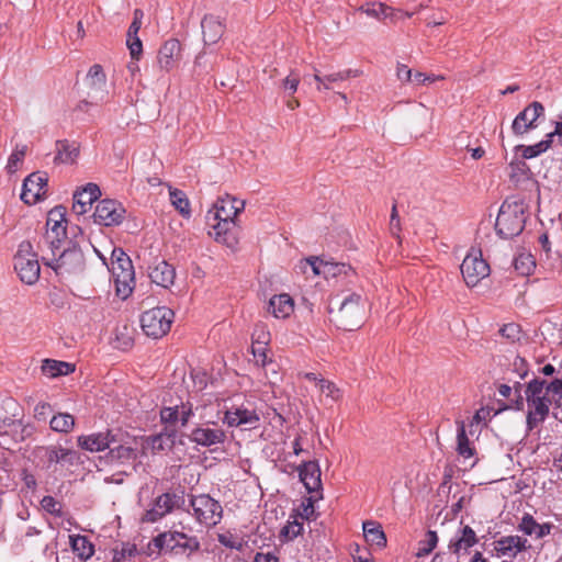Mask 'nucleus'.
I'll use <instances>...</instances> for the list:
<instances>
[{
  "instance_id": "obj_1",
  "label": "nucleus",
  "mask_w": 562,
  "mask_h": 562,
  "mask_svg": "<svg viewBox=\"0 0 562 562\" xmlns=\"http://www.w3.org/2000/svg\"><path fill=\"white\" fill-rule=\"evenodd\" d=\"M244 209L245 201L231 194L217 198L205 215V223L211 228L209 235L227 247H234L238 243L236 218Z\"/></svg>"
},
{
  "instance_id": "obj_2",
  "label": "nucleus",
  "mask_w": 562,
  "mask_h": 562,
  "mask_svg": "<svg viewBox=\"0 0 562 562\" xmlns=\"http://www.w3.org/2000/svg\"><path fill=\"white\" fill-rule=\"evenodd\" d=\"M154 547L158 553L173 558L191 559L195 552L201 549V543L195 536H189L182 531L168 530L155 536L148 543V550L151 554Z\"/></svg>"
},
{
  "instance_id": "obj_3",
  "label": "nucleus",
  "mask_w": 562,
  "mask_h": 562,
  "mask_svg": "<svg viewBox=\"0 0 562 562\" xmlns=\"http://www.w3.org/2000/svg\"><path fill=\"white\" fill-rule=\"evenodd\" d=\"M527 211L528 207L522 200L505 199L496 217V234L503 239L520 235L526 225Z\"/></svg>"
},
{
  "instance_id": "obj_4",
  "label": "nucleus",
  "mask_w": 562,
  "mask_h": 562,
  "mask_svg": "<svg viewBox=\"0 0 562 562\" xmlns=\"http://www.w3.org/2000/svg\"><path fill=\"white\" fill-rule=\"evenodd\" d=\"M363 310L361 295L351 293L338 302L337 308L333 305L328 306L329 321L339 329L355 330L363 321Z\"/></svg>"
},
{
  "instance_id": "obj_5",
  "label": "nucleus",
  "mask_w": 562,
  "mask_h": 562,
  "mask_svg": "<svg viewBox=\"0 0 562 562\" xmlns=\"http://www.w3.org/2000/svg\"><path fill=\"white\" fill-rule=\"evenodd\" d=\"M111 272L115 282L116 294L123 300L127 299L135 286V271L131 258L120 247L112 250Z\"/></svg>"
},
{
  "instance_id": "obj_6",
  "label": "nucleus",
  "mask_w": 562,
  "mask_h": 562,
  "mask_svg": "<svg viewBox=\"0 0 562 562\" xmlns=\"http://www.w3.org/2000/svg\"><path fill=\"white\" fill-rule=\"evenodd\" d=\"M14 270L20 280L27 284H35L40 279L41 267L38 256L33 250V245L29 240H23L19 245L18 252L14 256Z\"/></svg>"
},
{
  "instance_id": "obj_7",
  "label": "nucleus",
  "mask_w": 562,
  "mask_h": 562,
  "mask_svg": "<svg viewBox=\"0 0 562 562\" xmlns=\"http://www.w3.org/2000/svg\"><path fill=\"white\" fill-rule=\"evenodd\" d=\"M184 495V488L181 486L158 495L153 502V507L147 509L142 516V521L156 522L175 509H183L186 504Z\"/></svg>"
},
{
  "instance_id": "obj_8",
  "label": "nucleus",
  "mask_w": 562,
  "mask_h": 562,
  "mask_svg": "<svg viewBox=\"0 0 562 562\" xmlns=\"http://www.w3.org/2000/svg\"><path fill=\"white\" fill-rule=\"evenodd\" d=\"M175 313L166 306H158L145 311L140 315V326L144 334L154 339L164 337L171 328Z\"/></svg>"
},
{
  "instance_id": "obj_9",
  "label": "nucleus",
  "mask_w": 562,
  "mask_h": 562,
  "mask_svg": "<svg viewBox=\"0 0 562 562\" xmlns=\"http://www.w3.org/2000/svg\"><path fill=\"white\" fill-rule=\"evenodd\" d=\"M190 507L193 509L196 521L206 528L215 527L223 518L224 510L221 503L209 494L191 495Z\"/></svg>"
},
{
  "instance_id": "obj_10",
  "label": "nucleus",
  "mask_w": 562,
  "mask_h": 562,
  "mask_svg": "<svg viewBox=\"0 0 562 562\" xmlns=\"http://www.w3.org/2000/svg\"><path fill=\"white\" fill-rule=\"evenodd\" d=\"M48 191V175L44 171H35L30 173L23 181L21 200L33 205L43 201Z\"/></svg>"
},
{
  "instance_id": "obj_11",
  "label": "nucleus",
  "mask_w": 562,
  "mask_h": 562,
  "mask_svg": "<svg viewBox=\"0 0 562 562\" xmlns=\"http://www.w3.org/2000/svg\"><path fill=\"white\" fill-rule=\"evenodd\" d=\"M546 109L539 101H532L519 112L512 123V132L516 136H522L529 131L537 128L538 121L543 120Z\"/></svg>"
},
{
  "instance_id": "obj_12",
  "label": "nucleus",
  "mask_w": 562,
  "mask_h": 562,
  "mask_svg": "<svg viewBox=\"0 0 562 562\" xmlns=\"http://www.w3.org/2000/svg\"><path fill=\"white\" fill-rule=\"evenodd\" d=\"M126 210L121 202L114 199L99 201L93 213L94 223L110 227L122 223Z\"/></svg>"
},
{
  "instance_id": "obj_13",
  "label": "nucleus",
  "mask_w": 562,
  "mask_h": 562,
  "mask_svg": "<svg viewBox=\"0 0 562 562\" xmlns=\"http://www.w3.org/2000/svg\"><path fill=\"white\" fill-rule=\"evenodd\" d=\"M114 436L117 441L108 448V453L101 457V460L109 465H124L134 462L138 456L136 448L130 446L120 431L114 432Z\"/></svg>"
},
{
  "instance_id": "obj_14",
  "label": "nucleus",
  "mask_w": 562,
  "mask_h": 562,
  "mask_svg": "<svg viewBox=\"0 0 562 562\" xmlns=\"http://www.w3.org/2000/svg\"><path fill=\"white\" fill-rule=\"evenodd\" d=\"M460 269L468 286H475L491 272L488 263L482 258L481 254L480 256L468 255L463 259Z\"/></svg>"
},
{
  "instance_id": "obj_15",
  "label": "nucleus",
  "mask_w": 562,
  "mask_h": 562,
  "mask_svg": "<svg viewBox=\"0 0 562 562\" xmlns=\"http://www.w3.org/2000/svg\"><path fill=\"white\" fill-rule=\"evenodd\" d=\"M35 427L32 424H23L22 419L5 418L0 424L1 445L7 443V437H10L14 442H21L32 437Z\"/></svg>"
},
{
  "instance_id": "obj_16",
  "label": "nucleus",
  "mask_w": 562,
  "mask_h": 562,
  "mask_svg": "<svg viewBox=\"0 0 562 562\" xmlns=\"http://www.w3.org/2000/svg\"><path fill=\"white\" fill-rule=\"evenodd\" d=\"M526 402L529 407L526 416L527 429L532 430L547 419L550 413V405L552 401L549 394L546 392L543 396L537 398H526Z\"/></svg>"
},
{
  "instance_id": "obj_17",
  "label": "nucleus",
  "mask_w": 562,
  "mask_h": 562,
  "mask_svg": "<svg viewBox=\"0 0 562 562\" xmlns=\"http://www.w3.org/2000/svg\"><path fill=\"white\" fill-rule=\"evenodd\" d=\"M209 424L211 423L207 422L206 424H201L194 427L188 435V439L204 448L224 443L226 440L225 431L221 428H210L207 427Z\"/></svg>"
},
{
  "instance_id": "obj_18",
  "label": "nucleus",
  "mask_w": 562,
  "mask_h": 562,
  "mask_svg": "<svg viewBox=\"0 0 562 562\" xmlns=\"http://www.w3.org/2000/svg\"><path fill=\"white\" fill-rule=\"evenodd\" d=\"M181 58V43L177 38L167 40L158 49L157 64L159 70L169 72L176 68Z\"/></svg>"
},
{
  "instance_id": "obj_19",
  "label": "nucleus",
  "mask_w": 562,
  "mask_h": 562,
  "mask_svg": "<svg viewBox=\"0 0 562 562\" xmlns=\"http://www.w3.org/2000/svg\"><path fill=\"white\" fill-rule=\"evenodd\" d=\"M56 272L65 269L68 273L82 271L85 268V255L81 249H64L53 262H45Z\"/></svg>"
},
{
  "instance_id": "obj_20",
  "label": "nucleus",
  "mask_w": 562,
  "mask_h": 562,
  "mask_svg": "<svg viewBox=\"0 0 562 562\" xmlns=\"http://www.w3.org/2000/svg\"><path fill=\"white\" fill-rule=\"evenodd\" d=\"M296 470L308 493H322L321 468L317 460L304 461Z\"/></svg>"
},
{
  "instance_id": "obj_21",
  "label": "nucleus",
  "mask_w": 562,
  "mask_h": 562,
  "mask_svg": "<svg viewBox=\"0 0 562 562\" xmlns=\"http://www.w3.org/2000/svg\"><path fill=\"white\" fill-rule=\"evenodd\" d=\"M101 196V190L97 183L89 182L83 187L78 188L74 192L72 210L82 215L87 213L88 209L93 202L98 201Z\"/></svg>"
},
{
  "instance_id": "obj_22",
  "label": "nucleus",
  "mask_w": 562,
  "mask_h": 562,
  "mask_svg": "<svg viewBox=\"0 0 562 562\" xmlns=\"http://www.w3.org/2000/svg\"><path fill=\"white\" fill-rule=\"evenodd\" d=\"M116 441L113 430L81 435L77 438L78 447L90 452L104 451Z\"/></svg>"
},
{
  "instance_id": "obj_23",
  "label": "nucleus",
  "mask_w": 562,
  "mask_h": 562,
  "mask_svg": "<svg viewBox=\"0 0 562 562\" xmlns=\"http://www.w3.org/2000/svg\"><path fill=\"white\" fill-rule=\"evenodd\" d=\"M148 277L153 283L168 289L173 284L176 269L165 259L156 258L154 262L148 266Z\"/></svg>"
},
{
  "instance_id": "obj_24",
  "label": "nucleus",
  "mask_w": 562,
  "mask_h": 562,
  "mask_svg": "<svg viewBox=\"0 0 562 562\" xmlns=\"http://www.w3.org/2000/svg\"><path fill=\"white\" fill-rule=\"evenodd\" d=\"M177 437L178 431L175 427L165 426L162 431L146 437L145 441L154 452L171 451L177 443Z\"/></svg>"
},
{
  "instance_id": "obj_25",
  "label": "nucleus",
  "mask_w": 562,
  "mask_h": 562,
  "mask_svg": "<svg viewBox=\"0 0 562 562\" xmlns=\"http://www.w3.org/2000/svg\"><path fill=\"white\" fill-rule=\"evenodd\" d=\"M106 77L101 65L94 64L90 67L86 76V85L90 89L88 97L97 100H103L105 92Z\"/></svg>"
},
{
  "instance_id": "obj_26",
  "label": "nucleus",
  "mask_w": 562,
  "mask_h": 562,
  "mask_svg": "<svg viewBox=\"0 0 562 562\" xmlns=\"http://www.w3.org/2000/svg\"><path fill=\"white\" fill-rule=\"evenodd\" d=\"M477 542L479 538L476 537L475 531L472 527L465 525L450 540L448 549L451 553L459 557L462 550L467 553L469 552V549Z\"/></svg>"
},
{
  "instance_id": "obj_27",
  "label": "nucleus",
  "mask_w": 562,
  "mask_h": 562,
  "mask_svg": "<svg viewBox=\"0 0 562 562\" xmlns=\"http://www.w3.org/2000/svg\"><path fill=\"white\" fill-rule=\"evenodd\" d=\"M204 45H212L220 41L225 31V25L218 16L205 14L201 21Z\"/></svg>"
},
{
  "instance_id": "obj_28",
  "label": "nucleus",
  "mask_w": 562,
  "mask_h": 562,
  "mask_svg": "<svg viewBox=\"0 0 562 562\" xmlns=\"http://www.w3.org/2000/svg\"><path fill=\"white\" fill-rule=\"evenodd\" d=\"M359 10L366 13L368 16L374 18L379 21L390 19L395 21L398 18H403L404 13L401 10H395L381 2L366 3L359 8ZM412 14L405 13V16L411 18Z\"/></svg>"
},
{
  "instance_id": "obj_29",
  "label": "nucleus",
  "mask_w": 562,
  "mask_h": 562,
  "mask_svg": "<svg viewBox=\"0 0 562 562\" xmlns=\"http://www.w3.org/2000/svg\"><path fill=\"white\" fill-rule=\"evenodd\" d=\"M260 418L259 415L251 409L244 407H236L234 411H226L223 422L229 427H238L240 425H250L257 427Z\"/></svg>"
},
{
  "instance_id": "obj_30",
  "label": "nucleus",
  "mask_w": 562,
  "mask_h": 562,
  "mask_svg": "<svg viewBox=\"0 0 562 562\" xmlns=\"http://www.w3.org/2000/svg\"><path fill=\"white\" fill-rule=\"evenodd\" d=\"M322 272L325 279H341V281L347 283L353 282V279L357 277L355 269L350 265L333 260H325Z\"/></svg>"
},
{
  "instance_id": "obj_31",
  "label": "nucleus",
  "mask_w": 562,
  "mask_h": 562,
  "mask_svg": "<svg viewBox=\"0 0 562 562\" xmlns=\"http://www.w3.org/2000/svg\"><path fill=\"white\" fill-rule=\"evenodd\" d=\"M553 528L554 525L551 522L538 524L533 516L528 513L522 516L517 526V529L524 535L535 536L537 539H542L550 535Z\"/></svg>"
},
{
  "instance_id": "obj_32",
  "label": "nucleus",
  "mask_w": 562,
  "mask_h": 562,
  "mask_svg": "<svg viewBox=\"0 0 562 562\" xmlns=\"http://www.w3.org/2000/svg\"><path fill=\"white\" fill-rule=\"evenodd\" d=\"M294 310L293 299L286 294L282 293L279 295H273L268 303V311L273 314L277 318H285L291 315Z\"/></svg>"
},
{
  "instance_id": "obj_33",
  "label": "nucleus",
  "mask_w": 562,
  "mask_h": 562,
  "mask_svg": "<svg viewBox=\"0 0 562 562\" xmlns=\"http://www.w3.org/2000/svg\"><path fill=\"white\" fill-rule=\"evenodd\" d=\"M80 153V146L75 142L59 139L56 142L55 164H74Z\"/></svg>"
},
{
  "instance_id": "obj_34",
  "label": "nucleus",
  "mask_w": 562,
  "mask_h": 562,
  "mask_svg": "<svg viewBox=\"0 0 562 562\" xmlns=\"http://www.w3.org/2000/svg\"><path fill=\"white\" fill-rule=\"evenodd\" d=\"M69 543L72 552L81 562H86L94 554V544L86 536L71 535Z\"/></svg>"
},
{
  "instance_id": "obj_35",
  "label": "nucleus",
  "mask_w": 562,
  "mask_h": 562,
  "mask_svg": "<svg viewBox=\"0 0 562 562\" xmlns=\"http://www.w3.org/2000/svg\"><path fill=\"white\" fill-rule=\"evenodd\" d=\"M76 369V366L70 362L59 361L54 359H45L43 360L41 370L42 373L48 378H57L61 375H68L72 373Z\"/></svg>"
},
{
  "instance_id": "obj_36",
  "label": "nucleus",
  "mask_w": 562,
  "mask_h": 562,
  "mask_svg": "<svg viewBox=\"0 0 562 562\" xmlns=\"http://www.w3.org/2000/svg\"><path fill=\"white\" fill-rule=\"evenodd\" d=\"M362 528L363 536L368 543L371 546H376L379 549H382L386 546V536L379 522L368 520L363 522Z\"/></svg>"
},
{
  "instance_id": "obj_37",
  "label": "nucleus",
  "mask_w": 562,
  "mask_h": 562,
  "mask_svg": "<svg viewBox=\"0 0 562 562\" xmlns=\"http://www.w3.org/2000/svg\"><path fill=\"white\" fill-rule=\"evenodd\" d=\"M75 425V417L69 413H57L49 420L50 429L60 434L71 432Z\"/></svg>"
},
{
  "instance_id": "obj_38",
  "label": "nucleus",
  "mask_w": 562,
  "mask_h": 562,
  "mask_svg": "<svg viewBox=\"0 0 562 562\" xmlns=\"http://www.w3.org/2000/svg\"><path fill=\"white\" fill-rule=\"evenodd\" d=\"M551 147L550 139H542L535 145H517L514 148L516 154L520 153L522 159H531L546 153Z\"/></svg>"
},
{
  "instance_id": "obj_39",
  "label": "nucleus",
  "mask_w": 562,
  "mask_h": 562,
  "mask_svg": "<svg viewBox=\"0 0 562 562\" xmlns=\"http://www.w3.org/2000/svg\"><path fill=\"white\" fill-rule=\"evenodd\" d=\"M457 452L465 459L472 458L476 453L475 448L471 446L468 438L463 422H458Z\"/></svg>"
},
{
  "instance_id": "obj_40",
  "label": "nucleus",
  "mask_w": 562,
  "mask_h": 562,
  "mask_svg": "<svg viewBox=\"0 0 562 562\" xmlns=\"http://www.w3.org/2000/svg\"><path fill=\"white\" fill-rule=\"evenodd\" d=\"M321 498H323L322 493H319L318 496L306 497L297 508L293 509L290 517L296 520H299V518L310 520L315 515L314 504Z\"/></svg>"
},
{
  "instance_id": "obj_41",
  "label": "nucleus",
  "mask_w": 562,
  "mask_h": 562,
  "mask_svg": "<svg viewBox=\"0 0 562 562\" xmlns=\"http://www.w3.org/2000/svg\"><path fill=\"white\" fill-rule=\"evenodd\" d=\"M357 76H358L357 70L347 69V70H342V71H338V72H334V74H329V75H325V76H321L319 74L316 72L314 75V80L316 82H318L317 89L321 90L322 86H324L325 89H329L330 82L342 81L350 77H357Z\"/></svg>"
},
{
  "instance_id": "obj_42",
  "label": "nucleus",
  "mask_w": 562,
  "mask_h": 562,
  "mask_svg": "<svg viewBox=\"0 0 562 562\" xmlns=\"http://www.w3.org/2000/svg\"><path fill=\"white\" fill-rule=\"evenodd\" d=\"M515 270L524 277L532 273L536 268V260L531 254L521 252L514 258Z\"/></svg>"
},
{
  "instance_id": "obj_43",
  "label": "nucleus",
  "mask_w": 562,
  "mask_h": 562,
  "mask_svg": "<svg viewBox=\"0 0 562 562\" xmlns=\"http://www.w3.org/2000/svg\"><path fill=\"white\" fill-rule=\"evenodd\" d=\"M495 551L498 557H506L514 560L517 557L515 541L513 536H504L494 542Z\"/></svg>"
},
{
  "instance_id": "obj_44",
  "label": "nucleus",
  "mask_w": 562,
  "mask_h": 562,
  "mask_svg": "<svg viewBox=\"0 0 562 562\" xmlns=\"http://www.w3.org/2000/svg\"><path fill=\"white\" fill-rule=\"evenodd\" d=\"M40 452H43V458L49 468L52 464H63V446L61 445H50L38 448Z\"/></svg>"
},
{
  "instance_id": "obj_45",
  "label": "nucleus",
  "mask_w": 562,
  "mask_h": 562,
  "mask_svg": "<svg viewBox=\"0 0 562 562\" xmlns=\"http://www.w3.org/2000/svg\"><path fill=\"white\" fill-rule=\"evenodd\" d=\"M170 200L172 205L182 216H190V202L183 191L179 189L170 191Z\"/></svg>"
},
{
  "instance_id": "obj_46",
  "label": "nucleus",
  "mask_w": 562,
  "mask_h": 562,
  "mask_svg": "<svg viewBox=\"0 0 562 562\" xmlns=\"http://www.w3.org/2000/svg\"><path fill=\"white\" fill-rule=\"evenodd\" d=\"M438 544V535L434 530H428L425 539L418 542L417 558H423L430 554Z\"/></svg>"
},
{
  "instance_id": "obj_47",
  "label": "nucleus",
  "mask_w": 562,
  "mask_h": 562,
  "mask_svg": "<svg viewBox=\"0 0 562 562\" xmlns=\"http://www.w3.org/2000/svg\"><path fill=\"white\" fill-rule=\"evenodd\" d=\"M27 151L26 145H16L12 154L9 156L8 164H7V172L12 175L16 172L19 169V166L22 164L25 155Z\"/></svg>"
},
{
  "instance_id": "obj_48",
  "label": "nucleus",
  "mask_w": 562,
  "mask_h": 562,
  "mask_svg": "<svg viewBox=\"0 0 562 562\" xmlns=\"http://www.w3.org/2000/svg\"><path fill=\"white\" fill-rule=\"evenodd\" d=\"M303 522L293 519L292 521H289L288 525L282 527L279 533V539L281 542L293 540L294 538L300 536L303 532Z\"/></svg>"
},
{
  "instance_id": "obj_49",
  "label": "nucleus",
  "mask_w": 562,
  "mask_h": 562,
  "mask_svg": "<svg viewBox=\"0 0 562 562\" xmlns=\"http://www.w3.org/2000/svg\"><path fill=\"white\" fill-rule=\"evenodd\" d=\"M543 390L547 391V381L540 378H533L526 384V398H537L543 396Z\"/></svg>"
},
{
  "instance_id": "obj_50",
  "label": "nucleus",
  "mask_w": 562,
  "mask_h": 562,
  "mask_svg": "<svg viewBox=\"0 0 562 562\" xmlns=\"http://www.w3.org/2000/svg\"><path fill=\"white\" fill-rule=\"evenodd\" d=\"M48 300L50 306L56 310H63L69 306L67 293L58 288H53L48 292Z\"/></svg>"
},
{
  "instance_id": "obj_51",
  "label": "nucleus",
  "mask_w": 562,
  "mask_h": 562,
  "mask_svg": "<svg viewBox=\"0 0 562 562\" xmlns=\"http://www.w3.org/2000/svg\"><path fill=\"white\" fill-rule=\"evenodd\" d=\"M42 508L56 517L63 516L61 504L53 496H44L41 501Z\"/></svg>"
},
{
  "instance_id": "obj_52",
  "label": "nucleus",
  "mask_w": 562,
  "mask_h": 562,
  "mask_svg": "<svg viewBox=\"0 0 562 562\" xmlns=\"http://www.w3.org/2000/svg\"><path fill=\"white\" fill-rule=\"evenodd\" d=\"M160 420L166 426L175 427V424L179 420L178 406L175 407H162L160 409Z\"/></svg>"
},
{
  "instance_id": "obj_53",
  "label": "nucleus",
  "mask_w": 562,
  "mask_h": 562,
  "mask_svg": "<svg viewBox=\"0 0 562 562\" xmlns=\"http://www.w3.org/2000/svg\"><path fill=\"white\" fill-rule=\"evenodd\" d=\"M212 65L204 60V53H200L194 60L193 74L198 78H202L210 74Z\"/></svg>"
},
{
  "instance_id": "obj_54",
  "label": "nucleus",
  "mask_w": 562,
  "mask_h": 562,
  "mask_svg": "<svg viewBox=\"0 0 562 562\" xmlns=\"http://www.w3.org/2000/svg\"><path fill=\"white\" fill-rule=\"evenodd\" d=\"M137 548L136 544L130 543V542H123L122 548L119 551L117 549L114 550V557L113 562H122L125 558H132L136 554Z\"/></svg>"
},
{
  "instance_id": "obj_55",
  "label": "nucleus",
  "mask_w": 562,
  "mask_h": 562,
  "mask_svg": "<svg viewBox=\"0 0 562 562\" xmlns=\"http://www.w3.org/2000/svg\"><path fill=\"white\" fill-rule=\"evenodd\" d=\"M509 168H510V179L514 180L515 178H517L518 176H526L528 172H529V167L528 165L525 162V159H518V158H515L513 159L510 162H509Z\"/></svg>"
},
{
  "instance_id": "obj_56",
  "label": "nucleus",
  "mask_w": 562,
  "mask_h": 562,
  "mask_svg": "<svg viewBox=\"0 0 562 562\" xmlns=\"http://www.w3.org/2000/svg\"><path fill=\"white\" fill-rule=\"evenodd\" d=\"M126 45L130 49L131 58L134 60H139L143 55V43H142L139 36L127 37Z\"/></svg>"
},
{
  "instance_id": "obj_57",
  "label": "nucleus",
  "mask_w": 562,
  "mask_h": 562,
  "mask_svg": "<svg viewBox=\"0 0 562 562\" xmlns=\"http://www.w3.org/2000/svg\"><path fill=\"white\" fill-rule=\"evenodd\" d=\"M299 83L300 75L292 70L290 75L282 80V89L284 92H289V94L292 95L297 90Z\"/></svg>"
},
{
  "instance_id": "obj_58",
  "label": "nucleus",
  "mask_w": 562,
  "mask_h": 562,
  "mask_svg": "<svg viewBox=\"0 0 562 562\" xmlns=\"http://www.w3.org/2000/svg\"><path fill=\"white\" fill-rule=\"evenodd\" d=\"M526 402V395L522 396L521 393L514 394V397L509 400L508 404H502V407L495 412V415L498 412L504 409H515V411H524Z\"/></svg>"
},
{
  "instance_id": "obj_59",
  "label": "nucleus",
  "mask_w": 562,
  "mask_h": 562,
  "mask_svg": "<svg viewBox=\"0 0 562 562\" xmlns=\"http://www.w3.org/2000/svg\"><path fill=\"white\" fill-rule=\"evenodd\" d=\"M513 371L516 372L521 380L526 379L529 374V364L527 360L520 356H516L513 363Z\"/></svg>"
},
{
  "instance_id": "obj_60",
  "label": "nucleus",
  "mask_w": 562,
  "mask_h": 562,
  "mask_svg": "<svg viewBox=\"0 0 562 562\" xmlns=\"http://www.w3.org/2000/svg\"><path fill=\"white\" fill-rule=\"evenodd\" d=\"M66 238L67 237H63V235L45 234L43 240L50 248L53 255L55 256L56 251L61 248V245Z\"/></svg>"
},
{
  "instance_id": "obj_61",
  "label": "nucleus",
  "mask_w": 562,
  "mask_h": 562,
  "mask_svg": "<svg viewBox=\"0 0 562 562\" xmlns=\"http://www.w3.org/2000/svg\"><path fill=\"white\" fill-rule=\"evenodd\" d=\"M499 334L512 341L519 340L520 327L515 323L505 324Z\"/></svg>"
},
{
  "instance_id": "obj_62",
  "label": "nucleus",
  "mask_w": 562,
  "mask_h": 562,
  "mask_svg": "<svg viewBox=\"0 0 562 562\" xmlns=\"http://www.w3.org/2000/svg\"><path fill=\"white\" fill-rule=\"evenodd\" d=\"M82 463L81 456L74 449L63 447V464L76 465Z\"/></svg>"
},
{
  "instance_id": "obj_63",
  "label": "nucleus",
  "mask_w": 562,
  "mask_h": 562,
  "mask_svg": "<svg viewBox=\"0 0 562 562\" xmlns=\"http://www.w3.org/2000/svg\"><path fill=\"white\" fill-rule=\"evenodd\" d=\"M53 412V406L49 403L41 402L34 408V417L40 422H45Z\"/></svg>"
},
{
  "instance_id": "obj_64",
  "label": "nucleus",
  "mask_w": 562,
  "mask_h": 562,
  "mask_svg": "<svg viewBox=\"0 0 562 562\" xmlns=\"http://www.w3.org/2000/svg\"><path fill=\"white\" fill-rule=\"evenodd\" d=\"M547 394L562 398V378H555L550 382L547 381Z\"/></svg>"
}]
</instances>
